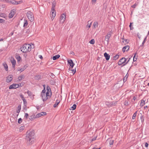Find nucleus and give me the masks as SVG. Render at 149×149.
<instances>
[{
	"label": "nucleus",
	"instance_id": "obj_1",
	"mask_svg": "<svg viewBox=\"0 0 149 149\" xmlns=\"http://www.w3.org/2000/svg\"><path fill=\"white\" fill-rule=\"evenodd\" d=\"M45 85H44V88L42 90L41 94V96L42 97V100L45 102L52 95L51 89L50 87L47 86V91L46 92L45 87Z\"/></svg>",
	"mask_w": 149,
	"mask_h": 149
},
{
	"label": "nucleus",
	"instance_id": "obj_2",
	"mask_svg": "<svg viewBox=\"0 0 149 149\" xmlns=\"http://www.w3.org/2000/svg\"><path fill=\"white\" fill-rule=\"evenodd\" d=\"M34 131L33 130L27 131L26 139L28 143L32 144L34 143Z\"/></svg>",
	"mask_w": 149,
	"mask_h": 149
},
{
	"label": "nucleus",
	"instance_id": "obj_3",
	"mask_svg": "<svg viewBox=\"0 0 149 149\" xmlns=\"http://www.w3.org/2000/svg\"><path fill=\"white\" fill-rule=\"evenodd\" d=\"M32 48L31 45L29 44H24L21 49V50L24 53H27L30 52Z\"/></svg>",
	"mask_w": 149,
	"mask_h": 149
},
{
	"label": "nucleus",
	"instance_id": "obj_4",
	"mask_svg": "<svg viewBox=\"0 0 149 149\" xmlns=\"http://www.w3.org/2000/svg\"><path fill=\"white\" fill-rule=\"evenodd\" d=\"M26 15L29 20L31 22H33L34 21V17L32 13L29 11L26 14Z\"/></svg>",
	"mask_w": 149,
	"mask_h": 149
},
{
	"label": "nucleus",
	"instance_id": "obj_5",
	"mask_svg": "<svg viewBox=\"0 0 149 149\" xmlns=\"http://www.w3.org/2000/svg\"><path fill=\"white\" fill-rule=\"evenodd\" d=\"M65 14H63L61 16L60 19V24H63L65 19Z\"/></svg>",
	"mask_w": 149,
	"mask_h": 149
},
{
	"label": "nucleus",
	"instance_id": "obj_6",
	"mask_svg": "<svg viewBox=\"0 0 149 149\" xmlns=\"http://www.w3.org/2000/svg\"><path fill=\"white\" fill-rule=\"evenodd\" d=\"M51 16L52 20H53L56 15V12L55 10L51 9Z\"/></svg>",
	"mask_w": 149,
	"mask_h": 149
},
{
	"label": "nucleus",
	"instance_id": "obj_7",
	"mask_svg": "<svg viewBox=\"0 0 149 149\" xmlns=\"http://www.w3.org/2000/svg\"><path fill=\"white\" fill-rule=\"evenodd\" d=\"M47 114V113L46 112H41L40 113H38V114H37L35 116V118H38L39 117H40L42 116L46 115Z\"/></svg>",
	"mask_w": 149,
	"mask_h": 149
},
{
	"label": "nucleus",
	"instance_id": "obj_8",
	"mask_svg": "<svg viewBox=\"0 0 149 149\" xmlns=\"http://www.w3.org/2000/svg\"><path fill=\"white\" fill-rule=\"evenodd\" d=\"M18 85L17 84H13L10 86L9 87L10 89H15L18 88Z\"/></svg>",
	"mask_w": 149,
	"mask_h": 149
},
{
	"label": "nucleus",
	"instance_id": "obj_9",
	"mask_svg": "<svg viewBox=\"0 0 149 149\" xmlns=\"http://www.w3.org/2000/svg\"><path fill=\"white\" fill-rule=\"evenodd\" d=\"M126 62V59L124 58H122L120 59L118 62V65H120Z\"/></svg>",
	"mask_w": 149,
	"mask_h": 149
},
{
	"label": "nucleus",
	"instance_id": "obj_10",
	"mask_svg": "<svg viewBox=\"0 0 149 149\" xmlns=\"http://www.w3.org/2000/svg\"><path fill=\"white\" fill-rule=\"evenodd\" d=\"M15 58L17 59L18 63L21 62L22 61V58L18 54H17L16 55Z\"/></svg>",
	"mask_w": 149,
	"mask_h": 149
},
{
	"label": "nucleus",
	"instance_id": "obj_11",
	"mask_svg": "<svg viewBox=\"0 0 149 149\" xmlns=\"http://www.w3.org/2000/svg\"><path fill=\"white\" fill-rule=\"evenodd\" d=\"M10 61L12 64L13 67V68H15L16 63V61L14 58H12L10 60Z\"/></svg>",
	"mask_w": 149,
	"mask_h": 149
},
{
	"label": "nucleus",
	"instance_id": "obj_12",
	"mask_svg": "<svg viewBox=\"0 0 149 149\" xmlns=\"http://www.w3.org/2000/svg\"><path fill=\"white\" fill-rule=\"evenodd\" d=\"M13 79V76L11 75H8L6 79V81L8 82H10Z\"/></svg>",
	"mask_w": 149,
	"mask_h": 149
},
{
	"label": "nucleus",
	"instance_id": "obj_13",
	"mask_svg": "<svg viewBox=\"0 0 149 149\" xmlns=\"http://www.w3.org/2000/svg\"><path fill=\"white\" fill-rule=\"evenodd\" d=\"M15 11L13 10H12L9 15V17L10 18H12L15 14Z\"/></svg>",
	"mask_w": 149,
	"mask_h": 149
},
{
	"label": "nucleus",
	"instance_id": "obj_14",
	"mask_svg": "<svg viewBox=\"0 0 149 149\" xmlns=\"http://www.w3.org/2000/svg\"><path fill=\"white\" fill-rule=\"evenodd\" d=\"M68 64L70 65V66L72 68L73 67L74 64V63L72 60L71 59L68 60Z\"/></svg>",
	"mask_w": 149,
	"mask_h": 149
},
{
	"label": "nucleus",
	"instance_id": "obj_15",
	"mask_svg": "<svg viewBox=\"0 0 149 149\" xmlns=\"http://www.w3.org/2000/svg\"><path fill=\"white\" fill-rule=\"evenodd\" d=\"M129 46L126 45L123 48L122 51L123 52H124L125 50L127 51L129 49Z\"/></svg>",
	"mask_w": 149,
	"mask_h": 149
},
{
	"label": "nucleus",
	"instance_id": "obj_16",
	"mask_svg": "<svg viewBox=\"0 0 149 149\" xmlns=\"http://www.w3.org/2000/svg\"><path fill=\"white\" fill-rule=\"evenodd\" d=\"M93 29H95L97 28L98 26V22L97 21L94 22L93 25Z\"/></svg>",
	"mask_w": 149,
	"mask_h": 149
},
{
	"label": "nucleus",
	"instance_id": "obj_17",
	"mask_svg": "<svg viewBox=\"0 0 149 149\" xmlns=\"http://www.w3.org/2000/svg\"><path fill=\"white\" fill-rule=\"evenodd\" d=\"M7 2L11 3L13 4H18L17 2H16L14 0H7Z\"/></svg>",
	"mask_w": 149,
	"mask_h": 149
},
{
	"label": "nucleus",
	"instance_id": "obj_18",
	"mask_svg": "<svg viewBox=\"0 0 149 149\" xmlns=\"http://www.w3.org/2000/svg\"><path fill=\"white\" fill-rule=\"evenodd\" d=\"M111 36V34H107L105 37V40L108 42L109 41V39L110 37Z\"/></svg>",
	"mask_w": 149,
	"mask_h": 149
},
{
	"label": "nucleus",
	"instance_id": "obj_19",
	"mask_svg": "<svg viewBox=\"0 0 149 149\" xmlns=\"http://www.w3.org/2000/svg\"><path fill=\"white\" fill-rule=\"evenodd\" d=\"M104 55L107 60H108L109 59L110 56L107 53H105L104 54Z\"/></svg>",
	"mask_w": 149,
	"mask_h": 149
},
{
	"label": "nucleus",
	"instance_id": "obj_20",
	"mask_svg": "<svg viewBox=\"0 0 149 149\" xmlns=\"http://www.w3.org/2000/svg\"><path fill=\"white\" fill-rule=\"evenodd\" d=\"M60 57V55L58 54H57L55 56H54L53 57V59L54 60H55L58 58Z\"/></svg>",
	"mask_w": 149,
	"mask_h": 149
},
{
	"label": "nucleus",
	"instance_id": "obj_21",
	"mask_svg": "<svg viewBox=\"0 0 149 149\" xmlns=\"http://www.w3.org/2000/svg\"><path fill=\"white\" fill-rule=\"evenodd\" d=\"M60 101L59 100H56L55 102V103L54 105V107H56L57 105L59 103Z\"/></svg>",
	"mask_w": 149,
	"mask_h": 149
},
{
	"label": "nucleus",
	"instance_id": "obj_22",
	"mask_svg": "<svg viewBox=\"0 0 149 149\" xmlns=\"http://www.w3.org/2000/svg\"><path fill=\"white\" fill-rule=\"evenodd\" d=\"M3 65L4 66L6 70L7 71L8 70V66L6 63H4L3 64Z\"/></svg>",
	"mask_w": 149,
	"mask_h": 149
},
{
	"label": "nucleus",
	"instance_id": "obj_23",
	"mask_svg": "<svg viewBox=\"0 0 149 149\" xmlns=\"http://www.w3.org/2000/svg\"><path fill=\"white\" fill-rule=\"evenodd\" d=\"M24 75H21L18 77V79L19 81H20L24 79Z\"/></svg>",
	"mask_w": 149,
	"mask_h": 149
},
{
	"label": "nucleus",
	"instance_id": "obj_24",
	"mask_svg": "<svg viewBox=\"0 0 149 149\" xmlns=\"http://www.w3.org/2000/svg\"><path fill=\"white\" fill-rule=\"evenodd\" d=\"M28 24V22L27 20H25V19L24 20V25L23 27H26Z\"/></svg>",
	"mask_w": 149,
	"mask_h": 149
},
{
	"label": "nucleus",
	"instance_id": "obj_25",
	"mask_svg": "<svg viewBox=\"0 0 149 149\" xmlns=\"http://www.w3.org/2000/svg\"><path fill=\"white\" fill-rule=\"evenodd\" d=\"M56 2L55 1H53L52 3V6L51 9L55 10V7L56 6Z\"/></svg>",
	"mask_w": 149,
	"mask_h": 149
},
{
	"label": "nucleus",
	"instance_id": "obj_26",
	"mask_svg": "<svg viewBox=\"0 0 149 149\" xmlns=\"http://www.w3.org/2000/svg\"><path fill=\"white\" fill-rule=\"evenodd\" d=\"M90 22V21H88V24L86 26V28H87L88 30L91 27V23L92 22H90L89 24V22Z\"/></svg>",
	"mask_w": 149,
	"mask_h": 149
},
{
	"label": "nucleus",
	"instance_id": "obj_27",
	"mask_svg": "<svg viewBox=\"0 0 149 149\" xmlns=\"http://www.w3.org/2000/svg\"><path fill=\"white\" fill-rule=\"evenodd\" d=\"M108 140L109 145H113L114 141V140H112L111 139H109Z\"/></svg>",
	"mask_w": 149,
	"mask_h": 149
},
{
	"label": "nucleus",
	"instance_id": "obj_28",
	"mask_svg": "<svg viewBox=\"0 0 149 149\" xmlns=\"http://www.w3.org/2000/svg\"><path fill=\"white\" fill-rule=\"evenodd\" d=\"M145 104V101L143 100H141L140 104V106L141 107H143L144 105Z\"/></svg>",
	"mask_w": 149,
	"mask_h": 149
},
{
	"label": "nucleus",
	"instance_id": "obj_29",
	"mask_svg": "<svg viewBox=\"0 0 149 149\" xmlns=\"http://www.w3.org/2000/svg\"><path fill=\"white\" fill-rule=\"evenodd\" d=\"M77 106L76 104H74L73 106L70 109V110H73L75 109Z\"/></svg>",
	"mask_w": 149,
	"mask_h": 149
},
{
	"label": "nucleus",
	"instance_id": "obj_30",
	"mask_svg": "<svg viewBox=\"0 0 149 149\" xmlns=\"http://www.w3.org/2000/svg\"><path fill=\"white\" fill-rule=\"evenodd\" d=\"M27 65H24V67L22 68H20L21 69V72H22L23 71H24V70L26 69V68L27 67Z\"/></svg>",
	"mask_w": 149,
	"mask_h": 149
},
{
	"label": "nucleus",
	"instance_id": "obj_31",
	"mask_svg": "<svg viewBox=\"0 0 149 149\" xmlns=\"http://www.w3.org/2000/svg\"><path fill=\"white\" fill-rule=\"evenodd\" d=\"M122 42L125 44H126L129 42V40L127 39H123Z\"/></svg>",
	"mask_w": 149,
	"mask_h": 149
},
{
	"label": "nucleus",
	"instance_id": "obj_32",
	"mask_svg": "<svg viewBox=\"0 0 149 149\" xmlns=\"http://www.w3.org/2000/svg\"><path fill=\"white\" fill-rule=\"evenodd\" d=\"M21 106H19L17 108V113H19L20 112V110H21Z\"/></svg>",
	"mask_w": 149,
	"mask_h": 149
},
{
	"label": "nucleus",
	"instance_id": "obj_33",
	"mask_svg": "<svg viewBox=\"0 0 149 149\" xmlns=\"http://www.w3.org/2000/svg\"><path fill=\"white\" fill-rule=\"evenodd\" d=\"M128 77V75H127V74L126 76L124 77L123 78V81L124 82H125L127 79V78Z\"/></svg>",
	"mask_w": 149,
	"mask_h": 149
},
{
	"label": "nucleus",
	"instance_id": "obj_34",
	"mask_svg": "<svg viewBox=\"0 0 149 149\" xmlns=\"http://www.w3.org/2000/svg\"><path fill=\"white\" fill-rule=\"evenodd\" d=\"M36 118H35V116H30L29 118V119L30 120H33L34 119Z\"/></svg>",
	"mask_w": 149,
	"mask_h": 149
},
{
	"label": "nucleus",
	"instance_id": "obj_35",
	"mask_svg": "<svg viewBox=\"0 0 149 149\" xmlns=\"http://www.w3.org/2000/svg\"><path fill=\"white\" fill-rule=\"evenodd\" d=\"M137 111H136L133 114L132 117V119H134L135 118L136 116V115Z\"/></svg>",
	"mask_w": 149,
	"mask_h": 149
},
{
	"label": "nucleus",
	"instance_id": "obj_36",
	"mask_svg": "<svg viewBox=\"0 0 149 149\" xmlns=\"http://www.w3.org/2000/svg\"><path fill=\"white\" fill-rule=\"evenodd\" d=\"M89 43L91 44H93L95 43V40L94 39H91L89 42Z\"/></svg>",
	"mask_w": 149,
	"mask_h": 149
},
{
	"label": "nucleus",
	"instance_id": "obj_37",
	"mask_svg": "<svg viewBox=\"0 0 149 149\" xmlns=\"http://www.w3.org/2000/svg\"><path fill=\"white\" fill-rule=\"evenodd\" d=\"M27 93L28 94L29 96H31L32 95V93L29 91H27Z\"/></svg>",
	"mask_w": 149,
	"mask_h": 149
},
{
	"label": "nucleus",
	"instance_id": "obj_38",
	"mask_svg": "<svg viewBox=\"0 0 149 149\" xmlns=\"http://www.w3.org/2000/svg\"><path fill=\"white\" fill-rule=\"evenodd\" d=\"M124 104L125 106H128V101L127 100L125 101L124 102Z\"/></svg>",
	"mask_w": 149,
	"mask_h": 149
},
{
	"label": "nucleus",
	"instance_id": "obj_39",
	"mask_svg": "<svg viewBox=\"0 0 149 149\" xmlns=\"http://www.w3.org/2000/svg\"><path fill=\"white\" fill-rule=\"evenodd\" d=\"M22 120L21 118H20L18 119V122L20 124L22 122Z\"/></svg>",
	"mask_w": 149,
	"mask_h": 149
},
{
	"label": "nucleus",
	"instance_id": "obj_40",
	"mask_svg": "<svg viewBox=\"0 0 149 149\" xmlns=\"http://www.w3.org/2000/svg\"><path fill=\"white\" fill-rule=\"evenodd\" d=\"M6 15L4 14L0 13V16L1 17H6Z\"/></svg>",
	"mask_w": 149,
	"mask_h": 149
},
{
	"label": "nucleus",
	"instance_id": "obj_41",
	"mask_svg": "<svg viewBox=\"0 0 149 149\" xmlns=\"http://www.w3.org/2000/svg\"><path fill=\"white\" fill-rule=\"evenodd\" d=\"M106 104L108 107H109L111 106V104L108 102H106Z\"/></svg>",
	"mask_w": 149,
	"mask_h": 149
},
{
	"label": "nucleus",
	"instance_id": "obj_42",
	"mask_svg": "<svg viewBox=\"0 0 149 149\" xmlns=\"http://www.w3.org/2000/svg\"><path fill=\"white\" fill-rule=\"evenodd\" d=\"M17 85H18V87H19V86L20 87H21V86H23L24 85V84H23V83H19V84H17Z\"/></svg>",
	"mask_w": 149,
	"mask_h": 149
},
{
	"label": "nucleus",
	"instance_id": "obj_43",
	"mask_svg": "<svg viewBox=\"0 0 149 149\" xmlns=\"http://www.w3.org/2000/svg\"><path fill=\"white\" fill-rule=\"evenodd\" d=\"M119 56L118 55H116L114 56V58L115 60H116L118 58Z\"/></svg>",
	"mask_w": 149,
	"mask_h": 149
},
{
	"label": "nucleus",
	"instance_id": "obj_44",
	"mask_svg": "<svg viewBox=\"0 0 149 149\" xmlns=\"http://www.w3.org/2000/svg\"><path fill=\"white\" fill-rule=\"evenodd\" d=\"M29 115L28 114L26 113H25V115L24 116V117L26 119H27L28 118Z\"/></svg>",
	"mask_w": 149,
	"mask_h": 149
},
{
	"label": "nucleus",
	"instance_id": "obj_45",
	"mask_svg": "<svg viewBox=\"0 0 149 149\" xmlns=\"http://www.w3.org/2000/svg\"><path fill=\"white\" fill-rule=\"evenodd\" d=\"M35 78L37 79H39L40 78V76L39 75L36 76L35 77Z\"/></svg>",
	"mask_w": 149,
	"mask_h": 149
},
{
	"label": "nucleus",
	"instance_id": "obj_46",
	"mask_svg": "<svg viewBox=\"0 0 149 149\" xmlns=\"http://www.w3.org/2000/svg\"><path fill=\"white\" fill-rule=\"evenodd\" d=\"M72 72L73 73V75L74 74H75V73L76 71V69L75 68V69H73L72 70H71Z\"/></svg>",
	"mask_w": 149,
	"mask_h": 149
},
{
	"label": "nucleus",
	"instance_id": "obj_47",
	"mask_svg": "<svg viewBox=\"0 0 149 149\" xmlns=\"http://www.w3.org/2000/svg\"><path fill=\"white\" fill-rule=\"evenodd\" d=\"M20 97L23 100L24 99H25L24 97V96L22 95H20Z\"/></svg>",
	"mask_w": 149,
	"mask_h": 149
},
{
	"label": "nucleus",
	"instance_id": "obj_48",
	"mask_svg": "<svg viewBox=\"0 0 149 149\" xmlns=\"http://www.w3.org/2000/svg\"><path fill=\"white\" fill-rule=\"evenodd\" d=\"M24 129V126H21L20 127V130H23Z\"/></svg>",
	"mask_w": 149,
	"mask_h": 149
},
{
	"label": "nucleus",
	"instance_id": "obj_49",
	"mask_svg": "<svg viewBox=\"0 0 149 149\" xmlns=\"http://www.w3.org/2000/svg\"><path fill=\"white\" fill-rule=\"evenodd\" d=\"M50 83H51V84H54V83H55V82H54V80H51L50 81Z\"/></svg>",
	"mask_w": 149,
	"mask_h": 149
},
{
	"label": "nucleus",
	"instance_id": "obj_50",
	"mask_svg": "<svg viewBox=\"0 0 149 149\" xmlns=\"http://www.w3.org/2000/svg\"><path fill=\"white\" fill-rule=\"evenodd\" d=\"M146 38H145L144 40L143 41V42H142V46H143V45H144V44L145 43V42L146 40Z\"/></svg>",
	"mask_w": 149,
	"mask_h": 149
},
{
	"label": "nucleus",
	"instance_id": "obj_51",
	"mask_svg": "<svg viewBox=\"0 0 149 149\" xmlns=\"http://www.w3.org/2000/svg\"><path fill=\"white\" fill-rule=\"evenodd\" d=\"M136 6V3H135L133 5H132L131 7H132V8H135Z\"/></svg>",
	"mask_w": 149,
	"mask_h": 149
},
{
	"label": "nucleus",
	"instance_id": "obj_52",
	"mask_svg": "<svg viewBox=\"0 0 149 149\" xmlns=\"http://www.w3.org/2000/svg\"><path fill=\"white\" fill-rule=\"evenodd\" d=\"M23 101L24 104H26L27 103V102L26 99H24L23 100Z\"/></svg>",
	"mask_w": 149,
	"mask_h": 149
},
{
	"label": "nucleus",
	"instance_id": "obj_53",
	"mask_svg": "<svg viewBox=\"0 0 149 149\" xmlns=\"http://www.w3.org/2000/svg\"><path fill=\"white\" fill-rule=\"evenodd\" d=\"M97 0H92V3H95Z\"/></svg>",
	"mask_w": 149,
	"mask_h": 149
},
{
	"label": "nucleus",
	"instance_id": "obj_54",
	"mask_svg": "<svg viewBox=\"0 0 149 149\" xmlns=\"http://www.w3.org/2000/svg\"><path fill=\"white\" fill-rule=\"evenodd\" d=\"M148 144L147 143H146L145 144V146L146 147H147L148 146Z\"/></svg>",
	"mask_w": 149,
	"mask_h": 149
},
{
	"label": "nucleus",
	"instance_id": "obj_55",
	"mask_svg": "<svg viewBox=\"0 0 149 149\" xmlns=\"http://www.w3.org/2000/svg\"><path fill=\"white\" fill-rule=\"evenodd\" d=\"M135 56H134V58H133V61H136V59H137L136 58H135Z\"/></svg>",
	"mask_w": 149,
	"mask_h": 149
},
{
	"label": "nucleus",
	"instance_id": "obj_56",
	"mask_svg": "<svg viewBox=\"0 0 149 149\" xmlns=\"http://www.w3.org/2000/svg\"><path fill=\"white\" fill-rule=\"evenodd\" d=\"M132 24V23H130V25H129V26H130V29H132V27H131Z\"/></svg>",
	"mask_w": 149,
	"mask_h": 149
},
{
	"label": "nucleus",
	"instance_id": "obj_57",
	"mask_svg": "<svg viewBox=\"0 0 149 149\" xmlns=\"http://www.w3.org/2000/svg\"><path fill=\"white\" fill-rule=\"evenodd\" d=\"M4 21V20H3V19H0V23L3 22Z\"/></svg>",
	"mask_w": 149,
	"mask_h": 149
},
{
	"label": "nucleus",
	"instance_id": "obj_58",
	"mask_svg": "<svg viewBox=\"0 0 149 149\" xmlns=\"http://www.w3.org/2000/svg\"><path fill=\"white\" fill-rule=\"evenodd\" d=\"M137 97H136V96H134L133 97V99L134 100H135L137 98Z\"/></svg>",
	"mask_w": 149,
	"mask_h": 149
},
{
	"label": "nucleus",
	"instance_id": "obj_59",
	"mask_svg": "<svg viewBox=\"0 0 149 149\" xmlns=\"http://www.w3.org/2000/svg\"><path fill=\"white\" fill-rule=\"evenodd\" d=\"M96 137L94 138L92 140V141H94L96 139Z\"/></svg>",
	"mask_w": 149,
	"mask_h": 149
},
{
	"label": "nucleus",
	"instance_id": "obj_60",
	"mask_svg": "<svg viewBox=\"0 0 149 149\" xmlns=\"http://www.w3.org/2000/svg\"><path fill=\"white\" fill-rule=\"evenodd\" d=\"M21 69L20 68H18L17 70V71H21V69Z\"/></svg>",
	"mask_w": 149,
	"mask_h": 149
},
{
	"label": "nucleus",
	"instance_id": "obj_61",
	"mask_svg": "<svg viewBox=\"0 0 149 149\" xmlns=\"http://www.w3.org/2000/svg\"><path fill=\"white\" fill-rule=\"evenodd\" d=\"M39 57L41 59H42V57L41 55H39Z\"/></svg>",
	"mask_w": 149,
	"mask_h": 149
},
{
	"label": "nucleus",
	"instance_id": "obj_62",
	"mask_svg": "<svg viewBox=\"0 0 149 149\" xmlns=\"http://www.w3.org/2000/svg\"><path fill=\"white\" fill-rule=\"evenodd\" d=\"M100 148H93L92 149H100Z\"/></svg>",
	"mask_w": 149,
	"mask_h": 149
},
{
	"label": "nucleus",
	"instance_id": "obj_63",
	"mask_svg": "<svg viewBox=\"0 0 149 149\" xmlns=\"http://www.w3.org/2000/svg\"><path fill=\"white\" fill-rule=\"evenodd\" d=\"M0 0L2 1H6L7 2V0Z\"/></svg>",
	"mask_w": 149,
	"mask_h": 149
},
{
	"label": "nucleus",
	"instance_id": "obj_64",
	"mask_svg": "<svg viewBox=\"0 0 149 149\" xmlns=\"http://www.w3.org/2000/svg\"><path fill=\"white\" fill-rule=\"evenodd\" d=\"M3 41V39H0V41Z\"/></svg>",
	"mask_w": 149,
	"mask_h": 149
}]
</instances>
